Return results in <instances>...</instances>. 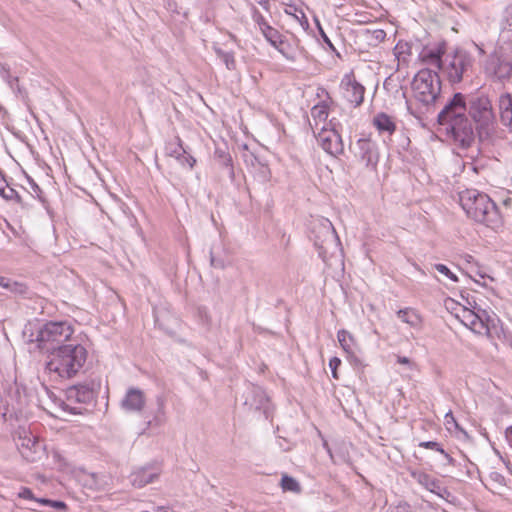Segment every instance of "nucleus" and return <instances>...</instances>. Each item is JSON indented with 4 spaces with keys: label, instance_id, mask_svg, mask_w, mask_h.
Masks as SVG:
<instances>
[{
    "label": "nucleus",
    "instance_id": "obj_1",
    "mask_svg": "<svg viewBox=\"0 0 512 512\" xmlns=\"http://www.w3.org/2000/svg\"><path fill=\"white\" fill-rule=\"evenodd\" d=\"M88 358L86 347L80 343H67L50 352L46 370L63 380L76 377L84 368Z\"/></svg>",
    "mask_w": 512,
    "mask_h": 512
},
{
    "label": "nucleus",
    "instance_id": "obj_2",
    "mask_svg": "<svg viewBox=\"0 0 512 512\" xmlns=\"http://www.w3.org/2000/svg\"><path fill=\"white\" fill-rule=\"evenodd\" d=\"M444 306L475 334L485 335L490 339L500 336L501 321L495 314L489 315L486 311H482L481 314L475 313L452 298L445 299Z\"/></svg>",
    "mask_w": 512,
    "mask_h": 512
},
{
    "label": "nucleus",
    "instance_id": "obj_3",
    "mask_svg": "<svg viewBox=\"0 0 512 512\" xmlns=\"http://www.w3.org/2000/svg\"><path fill=\"white\" fill-rule=\"evenodd\" d=\"M459 203L465 213L475 221L492 227L499 223L497 207L487 194L476 189H465L459 193Z\"/></svg>",
    "mask_w": 512,
    "mask_h": 512
},
{
    "label": "nucleus",
    "instance_id": "obj_4",
    "mask_svg": "<svg viewBox=\"0 0 512 512\" xmlns=\"http://www.w3.org/2000/svg\"><path fill=\"white\" fill-rule=\"evenodd\" d=\"M74 333L75 328L68 320L47 321L38 329L34 341L40 351L50 353L66 345Z\"/></svg>",
    "mask_w": 512,
    "mask_h": 512
},
{
    "label": "nucleus",
    "instance_id": "obj_5",
    "mask_svg": "<svg viewBox=\"0 0 512 512\" xmlns=\"http://www.w3.org/2000/svg\"><path fill=\"white\" fill-rule=\"evenodd\" d=\"M413 96L425 105L435 102L441 91V82L436 70L424 68L417 72L412 82Z\"/></svg>",
    "mask_w": 512,
    "mask_h": 512
},
{
    "label": "nucleus",
    "instance_id": "obj_6",
    "mask_svg": "<svg viewBox=\"0 0 512 512\" xmlns=\"http://www.w3.org/2000/svg\"><path fill=\"white\" fill-rule=\"evenodd\" d=\"M341 124L334 118L327 126L319 128L317 140L320 146L330 155L338 156L343 153L344 145L339 133Z\"/></svg>",
    "mask_w": 512,
    "mask_h": 512
},
{
    "label": "nucleus",
    "instance_id": "obj_7",
    "mask_svg": "<svg viewBox=\"0 0 512 512\" xmlns=\"http://www.w3.org/2000/svg\"><path fill=\"white\" fill-rule=\"evenodd\" d=\"M341 97L353 108L360 107L364 102L366 88L356 78L353 71L346 73L340 81Z\"/></svg>",
    "mask_w": 512,
    "mask_h": 512
},
{
    "label": "nucleus",
    "instance_id": "obj_8",
    "mask_svg": "<svg viewBox=\"0 0 512 512\" xmlns=\"http://www.w3.org/2000/svg\"><path fill=\"white\" fill-rule=\"evenodd\" d=\"M447 132L453 143L460 148L470 147L475 139L474 130L468 118L448 125Z\"/></svg>",
    "mask_w": 512,
    "mask_h": 512
},
{
    "label": "nucleus",
    "instance_id": "obj_9",
    "mask_svg": "<svg viewBox=\"0 0 512 512\" xmlns=\"http://www.w3.org/2000/svg\"><path fill=\"white\" fill-rule=\"evenodd\" d=\"M466 101L464 95L456 93L448 105L439 113L438 122L448 126L460 119H466Z\"/></svg>",
    "mask_w": 512,
    "mask_h": 512
},
{
    "label": "nucleus",
    "instance_id": "obj_10",
    "mask_svg": "<svg viewBox=\"0 0 512 512\" xmlns=\"http://www.w3.org/2000/svg\"><path fill=\"white\" fill-rule=\"evenodd\" d=\"M470 113L478 123L480 131L487 132L494 124V113L491 102L487 98L478 99L472 106Z\"/></svg>",
    "mask_w": 512,
    "mask_h": 512
},
{
    "label": "nucleus",
    "instance_id": "obj_11",
    "mask_svg": "<svg viewBox=\"0 0 512 512\" xmlns=\"http://www.w3.org/2000/svg\"><path fill=\"white\" fill-rule=\"evenodd\" d=\"M354 153L367 167L375 168L379 161V153L376 144L370 139H359L356 142Z\"/></svg>",
    "mask_w": 512,
    "mask_h": 512
},
{
    "label": "nucleus",
    "instance_id": "obj_12",
    "mask_svg": "<svg viewBox=\"0 0 512 512\" xmlns=\"http://www.w3.org/2000/svg\"><path fill=\"white\" fill-rule=\"evenodd\" d=\"M327 96L324 100L314 105L311 109V116L314 121V126L316 129H319L322 126H327L328 116L331 108L334 105L333 98L326 93Z\"/></svg>",
    "mask_w": 512,
    "mask_h": 512
},
{
    "label": "nucleus",
    "instance_id": "obj_13",
    "mask_svg": "<svg viewBox=\"0 0 512 512\" xmlns=\"http://www.w3.org/2000/svg\"><path fill=\"white\" fill-rule=\"evenodd\" d=\"M275 48L288 61H295L299 50V40L296 37L287 38L283 35L275 45Z\"/></svg>",
    "mask_w": 512,
    "mask_h": 512
},
{
    "label": "nucleus",
    "instance_id": "obj_14",
    "mask_svg": "<svg viewBox=\"0 0 512 512\" xmlns=\"http://www.w3.org/2000/svg\"><path fill=\"white\" fill-rule=\"evenodd\" d=\"M445 53L444 46L435 48H424L420 53V60L423 64L434 68L436 71L441 69L442 56Z\"/></svg>",
    "mask_w": 512,
    "mask_h": 512
},
{
    "label": "nucleus",
    "instance_id": "obj_15",
    "mask_svg": "<svg viewBox=\"0 0 512 512\" xmlns=\"http://www.w3.org/2000/svg\"><path fill=\"white\" fill-rule=\"evenodd\" d=\"M465 70L466 60L464 56L458 54L454 55L451 58L450 62L445 68L448 79L453 83H457L462 80L463 73Z\"/></svg>",
    "mask_w": 512,
    "mask_h": 512
},
{
    "label": "nucleus",
    "instance_id": "obj_16",
    "mask_svg": "<svg viewBox=\"0 0 512 512\" xmlns=\"http://www.w3.org/2000/svg\"><path fill=\"white\" fill-rule=\"evenodd\" d=\"M397 317L411 328L419 330L423 327V316L414 308L406 307L398 310Z\"/></svg>",
    "mask_w": 512,
    "mask_h": 512
},
{
    "label": "nucleus",
    "instance_id": "obj_17",
    "mask_svg": "<svg viewBox=\"0 0 512 512\" xmlns=\"http://www.w3.org/2000/svg\"><path fill=\"white\" fill-rule=\"evenodd\" d=\"M145 404V397L141 390L131 388L127 391L125 398L122 401V406L126 410L140 411Z\"/></svg>",
    "mask_w": 512,
    "mask_h": 512
},
{
    "label": "nucleus",
    "instance_id": "obj_18",
    "mask_svg": "<svg viewBox=\"0 0 512 512\" xmlns=\"http://www.w3.org/2000/svg\"><path fill=\"white\" fill-rule=\"evenodd\" d=\"M337 340L340 347L346 354L348 360L355 358V347L357 346L356 338L347 330L340 329L337 332Z\"/></svg>",
    "mask_w": 512,
    "mask_h": 512
},
{
    "label": "nucleus",
    "instance_id": "obj_19",
    "mask_svg": "<svg viewBox=\"0 0 512 512\" xmlns=\"http://www.w3.org/2000/svg\"><path fill=\"white\" fill-rule=\"evenodd\" d=\"M68 399L75 400L80 403H89L94 399L93 390L87 385H77L68 389Z\"/></svg>",
    "mask_w": 512,
    "mask_h": 512
},
{
    "label": "nucleus",
    "instance_id": "obj_20",
    "mask_svg": "<svg viewBox=\"0 0 512 512\" xmlns=\"http://www.w3.org/2000/svg\"><path fill=\"white\" fill-rule=\"evenodd\" d=\"M373 126L380 132V133H388L392 134L396 130V123L393 119V117L389 116L388 114L381 112L374 116L373 118Z\"/></svg>",
    "mask_w": 512,
    "mask_h": 512
},
{
    "label": "nucleus",
    "instance_id": "obj_21",
    "mask_svg": "<svg viewBox=\"0 0 512 512\" xmlns=\"http://www.w3.org/2000/svg\"><path fill=\"white\" fill-rule=\"evenodd\" d=\"M500 116L505 124L512 123V97L510 94L502 95L499 99Z\"/></svg>",
    "mask_w": 512,
    "mask_h": 512
},
{
    "label": "nucleus",
    "instance_id": "obj_22",
    "mask_svg": "<svg viewBox=\"0 0 512 512\" xmlns=\"http://www.w3.org/2000/svg\"><path fill=\"white\" fill-rule=\"evenodd\" d=\"M411 476L422 486L431 492H435L439 488L438 481L423 471H414Z\"/></svg>",
    "mask_w": 512,
    "mask_h": 512
},
{
    "label": "nucleus",
    "instance_id": "obj_23",
    "mask_svg": "<svg viewBox=\"0 0 512 512\" xmlns=\"http://www.w3.org/2000/svg\"><path fill=\"white\" fill-rule=\"evenodd\" d=\"M285 14L292 16L295 20L303 27L307 28L309 26L308 18L306 17L302 8L297 7L294 4H285L284 5Z\"/></svg>",
    "mask_w": 512,
    "mask_h": 512
},
{
    "label": "nucleus",
    "instance_id": "obj_24",
    "mask_svg": "<svg viewBox=\"0 0 512 512\" xmlns=\"http://www.w3.org/2000/svg\"><path fill=\"white\" fill-rule=\"evenodd\" d=\"M394 55L398 61V66L401 64H407L409 57L412 54L411 46L405 41H399L394 47Z\"/></svg>",
    "mask_w": 512,
    "mask_h": 512
},
{
    "label": "nucleus",
    "instance_id": "obj_25",
    "mask_svg": "<svg viewBox=\"0 0 512 512\" xmlns=\"http://www.w3.org/2000/svg\"><path fill=\"white\" fill-rule=\"evenodd\" d=\"M280 487L283 490V492H292V493H300L301 492V485L299 482L287 475L283 474L281 481H280Z\"/></svg>",
    "mask_w": 512,
    "mask_h": 512
},
{
    "label": "nucleus",
    "instance_id": "obj_26",
    "mask_svg": "<svg viewBox=\"0 0 512 512\" xmlns=\"http://www.w3.org/2000/svg\"><path fill=\"white\" fill-rule=\"evenodd\" d=\"M265 40L273 47L276 42L283 36L276 28L269 26L262 33Z\"/></svg>",
    "mask_w": 512,
    "mask_h": 512
},
{
    "label": "nucleus",
    "instance_id": "obj_27",
    "mask_svg": "<svg viewBox=\"0 0 512 512\" xmlns=\"http://www.w3.org/2000/svg\"><path fill=\"white\" fill-rule=\"evenodd\" d=\"M252 19L255 24L258 26L259 31L262 33L266 28L270 26L268 20L264 17V15L257 9L253 10Z\"/></svg>",
    "mask_w": 512,
    "mask_h": 512
},
{
    "label": "nucleus",
    "instance_id": "obj_28",
    "mask_svg": "<svg viewBox=\"0 0 512 512\" xmlns=\"http://www.w3.org/2000/svg\"><path fill=\"white\" fill-rule=\"evenodd\" d=\"M217 55L229 70H234L236 68V60L233 53L217 50Z\"/></svg>",
    "mask_w": 512,
    "mask_h": 512
},
{
    "label": "nucleus",
    "instance_id": "obj_29",
    "mask_svg": "<svg viewBox=\"0 0 512 512\" xmlns=\"http://www.w3.org/2000/svg\"><path fill=\"white\" fill-rule=\"evenodd\" d=\"M4 289L9 290L15 294H25L28 290V287L24 283L12 281L8 278L7 286H5Z\"/></svg>",
    "mask_w": 512,
    "mask_h": 512
},
{
    "label": "nucleus",
    "instance_id": "obj_30",
    "mask_svg": "<svg viewBox=\"0 0 512 512\" xmlns=\"http://www.w3.org/2000/svg\"><path fill=\"white\" fill-rule=\"evenodd\" d=\"M36 502H38L41 505L50 506L57 510H65L67 508L66 503L62 501H56V500H50V499H36Z\"/></svg>",
    "mask_w": 512,
    "mask_h": 512
},
{
    "label": "nucleus",
    "instance_id": "obj_31",
    "mask_svg": "<svg viewBox=\"0 0 512 512\" xmlns=\"http://www.w3.org/2000/svg\"><path fill=\"white\" fill-rule=\"evenodd\" d=\"M419 446L425 449H432L435 450L443 455H447L445 450L442 448V446L435 441H424L419 443Z\"/></svg>",
    "mask_w": 512,
    "mask_h": 512
},
{
    "label": "nucleus",
    "instance_id": "obj_32",
    "mask_svg": "<svg viewBox=\"0 0 512 512\" xmlns=\"http://www.w3.org/2000/svg\"><path fill=\"white\" fill-rule=\"evenodd\" d=\"M435 269L439 273H441V274L445 275L446 277H448L449 279H451L452 281H454V282L458 281L457 276L454 273H452L450 271V269L446 265H444V264H436L435 265Z\"/></svg>",
    "mask_w": 512,
    "mask_h": 512
},
{
    "label": "nucleus",
    "instance_id": "obj_33",
    "mask_svg": "<svg viewBox=\"0 0 512 512\" xmlns=\"http://www.w3.org/2000/svg\"><path fill=\"white\" fill-rule=\"evenodd\" d=\"M340 365H341V360L338 357H332L329 361V367L332 372V377L336 380L339 379L338 368L340 367Z\"/></svg>",
    "mask_w": 512,
    "mask_h": 512
},
{
    "label": "nucleus",
    "instance_id": "obj_34",
    "mask_svg": "<svg viewBox=\"0 0 512 512\" xmlns=\"http://www.w3.org/2000/svg\"><path fill=\"white\" fill-rule=\"evenodd\" d=\"M18 497L25 500H33L36 501V497L34 496L32 490L28 487H22L18 493Z\"/></svg>",
    "mask_w": 512,
    "mask_h": 512
},
{
    "label": "nucleus",
    "instance_id": "obj_35",
    "mask_svg": "<svg viewBox=\"0 0 512 512\" xmlns=\"http://www.w3.org/2000/svg\"><path fill=\"white\" fill-rule=\"evenodd\" d=\"M445 423H446V425H452V424L453 425H457L452 411H449L448 413H446V415H445Z\"/></svg>",
    "mask_w": 512,
    "mask_h": 512
},
{
    "label": "nucleus",
    "instance_id": "obj_36",
    "mask_svg": "<svg viewBox=\"0 0 512 512\" xmlns=\"http://www.w3.org/2000/svg\"><path fill=\"white\" fill-rule=\"evenodd\" d=\"M183 158L185 163L192 169L196 163V159L191 155H184Z\"/></svg>",
    "mask_w": 512,
    "mask_h": 512
},
{
    "label": "nucleus",
    "instance_id": "obj_37",
    "mask_svg": "<svg viewBox=\"0 0 512 512\" xmlns=\"http://www.w3.org/2000/svg\"><path fill=\"white\" fill-rule=\"evenodd\" d=\"M397 362L402 365H409L411 363L410 359L405 356H398Z\"/></svg>",
    "mask_w": 512,
    "mask_h": 512
},
{
    "label": "nucleus",
    "instance_id": "obj_38",
    "mask_svg": "<svg viewBox=\"0 0 512 512\" xmlns=\"http://www.w3.org/2000/svg\"><path fill=\"white\" fill-rule=\"evenodd\" d=\"M7 280L8 278L0 276V287L4 288L5 286H7Z\"/></svg>",
    "mask_w": 512,
    "mask_h": 512
},
{
    "label": "nucleus",
    "instance_id": "obj_39",
    "mask_svg": "<svg viewBox=\"0 0 512 512\" xmlns=\"http://www.w3.org/2000/svg\"><path fill=\"white\" fill-rule=\"evenodd\" d=\"M506 433H507L510 437H512V425H511L510 427H508V428H507Z\"/></svg>",
    "mask_w": 512,
    "mask_h": 512
},
{
    "label": "nucleus",
    "instance_id": "obj_40",
    "mask_svg": "<svg viewBox=\"0 0 512 512\" xmlns=\"http://www.w3.org/2000/svg\"><path fill=\"white\" fill-rule=\"evenodd\" d=\"M230 37L233 39V40H236V37L234 35H230Z\"/></svg>",
    "mask_w": 512,
    "mask_h": 512
}]
</instances>
